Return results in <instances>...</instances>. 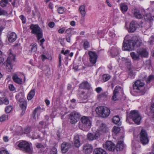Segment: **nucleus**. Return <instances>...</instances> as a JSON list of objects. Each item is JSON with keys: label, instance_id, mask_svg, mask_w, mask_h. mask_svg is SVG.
<instances>
[{"label": "nucleus", "instance_id": "obj_1", "mask_svg": "<svg viewBox=\"0 0 154 154\" xmlns=\"http://www.w3.org/2000/svg\"><path fill=\"white\" fill-rule=\"evenodd\" d=\"M141 42L138 38L136 36H131L127 35L123 42L122 49L123 50L131 51L134 49V47L140 46Z\"/></svg>", "mask_w": 154, "mask_h": 154}, {"label": "nucleus", "instance_id": "obj_2", "mask_svg": "<svg viewBox=\"0 0 154 154\" xmlns=\"http://www.w3.org/2000/svg\"><path fill=\"white\" fill-rule=\"evenodd\" d=\"M144 83L140 80L135 81L133 85V88L130 90V93L134 94V92L138 94V95H143L146 92V90L144 87Z\"/></svg>", "mask_w": 154, "mask_h": 154}, {"label": "nucleus", "instance_id": "obj_3", "mask_svg": "<svg viewBox=\"0 0 154 154\" xmlns=\"http://www.w3.org/2000/svg\"><path fill=\"white\" fill-rule=\"evenodd\" d=\"M8 53V56L6 62H5L3 64L6 66V68L8 71H11L15 62V55L12 53V50L11 49L9 50Z\"/></svg>", "mask_w": 154, "mask_h": 154}, {"label": "nucleus", "instance_id": "obj_4", "mask_svg": "<svg viewBox=\"0 0 154 154\" xmlns=\"http://www.w3.org/2000/svg\"><path fill=\"white\" fill-rule=\"evenodd\" d=\"M81 123L79 125L80 129L84 131H87L91 128L92 120L91 117L83 116L81 119Z\"/></svg>", "mask_w": 154, "mask_h": 154}, {"label": "nucleus", "instance_id": "obj_5", "mask_svg": "<svg viewBox=\"0 0 154 154\" xmlns=\"http://www.w3.org/2000/svg\"><path fill=\"white\" fill-rule=\"evenodd\" d=\"M128 118L132 119L133 121L137 125L140 124L141 117L138 111L137 110H132L127 115L126 121L129 122Z\"/></svg>", "mask_w": 154, "mask_h": 154}, {"label": "nucleus", "instance_id": "obj_6", "mask_svg": "<svg viewBox=\"0 0 154 154\" xmlns=\"http://www.w3.org/2000/svg\"><path fill=\"white\" fill-rule=\"evenodd\" d=\"M95 110L97 113L103 118L108 117L110 112V109L106 106H98L96 108Z\"/></svg>", "mask_w": 154, "mask_h": 154}, {"label": "nucleus", "instance_id": "obj_7", "mask_svg": "<svg viewBox=\"0 0 154 154\" xmlns=\"http://www.w3.org/2000/svg\"><path fill=\"white\" fill-rule=\"evenodd\" d=\"M30 28L32 30L31 32L35 35L38 40H39L42 38V30L38 25L32 24L30 25Z\"/></svg>", "mask_w": 154, "mask_h": 154}, {"label": "nucleus", "instance_id": "obj_8", "mask_svg": "<svg viewBox=\"0 0 154 154\" xmlns=\"http://www.w3.org/2000/svg\"><path fill=\"white\" fill-rule=\"evenodd\" d=\"M17 146L20 149L25 152L31 153L32 152V149L30 147L29 143L27 142L23 141L20 143L17 142Z\"/></svg>", "mask_w": 154, "mask_h": 154}, {"label": "nucleus", "instance_id": "obj_9", "mask_svg": "<svg viewBox=\"0 0 154 154\" xmlns=\"http://www.w3.org/2000/svg\"><path fill=\"white\" fill-rule=\"evenodd\" d=\"M140 140L141 143L143 145L146 144L149 142V139L148 137V134L146 131L142 129L140 134Z\"/></svg>", "mask_w": 154, "mask_h": 154}, {"label": "nucleus", "instance_id": "obj_10", "mask_svg": "<svg viewBox=\"0 0 154 154\" xmlns=\"http://www.w3.org/2000/svg\"><path fill=\"white\" fill-rule=\"evenodd\" d=\"M140 25L135 21H132L130 23L128 31L131 32H134L137 28H139Z\"/></svg>", "mask_w": 154, "mask_h": 154}, {"label": "nucleus", "instance_id": "obj_11", "mask_svg": "<svg viewBox=\"0 0 154 154\" xmlns=\"http://www.w3.org/2000/svg\"><path fill=\"white\" fill-rule=\"evenodd\" d=\"M100 136L98 132L94 133H89L87 136L88 140L90 141L97 139Z\"/></svg>", "mask_w": 154, "mask_h": 154}, {"label": "nucleus", "instance_id": "obj_12", "mask_svg": "<svg viewBox=\"0 0 154 154\" xmlns=\"http://www.w3.org/2000/svg\"><path fill=\"white\" fill-rule=\"evenodd\" d=\"M89 55V60L91 63L93 65L96 62L97 56L95 52L94 51H89L88 52Z\"/></svg>", "mask_w": 154, "mask_h": 154}, {"label": "nucleus", "instance_id": "obj_13", "mask_svg": "<svg viewBox=\"0 0 154 154\" xmlns=\"http://www.w3.org/2000/svg\"><path fill=\"white\" fill-rule=\"evenodd\" d=\"M93 150V147L91 145L88 143H86L83 146V151L86 154H90Z\"/></svg>", "mask_w": 154, "mask_h": 154}, {"label": "nucleus", "instance_id": "obj_14", "mask_svg": "<svg viewBox=\"0 0 154 154\" xmlns=\"http://www.w3.org/2000/svg\"><path fill=\"white\" fill-rule=\"evenodd\" d=\"M20 106L21 108L22 111L21 115H23L25 113L27 106V102L24 99H21L20 100Z\"/></svg>", "mask_w": 154, "mask_h": 154}, {"label": "nucleus", "instance_id": "obj_15", "mask_svg": "<svg viewBox=\"0 0 154 154\" xmlns=\"http://www.w3.org/2000/svg\"><path fill=\"white\" fill-rule=\"evenodd\" d=\"M73 28H70L67 29L66 31V32L67 33V35L66 36V39L68 42H70V38L72 34H76L77 32L76 31H73Z\"/></svg>", "mask_w": 154, "mask_h": 154}, {"label": "nucleus", "instance_id": "obj_16", "mask_svg": "<svg viewBox=\"0 0 154 154\" xmlns=\"http://www.w3.org/2000/svg\"><path fill=\"white\" fill-rule=\"evenodd\" d=\"M105 145L106 149L110 151H114L116 148L115 144L111 141L106 142Z\"/></svg>", "mask_w": 154, "mask_h": 154}, {"label": "nucleus", "instance_id": "obj_17", "mask_svg": "<svg viewBox=\"0 0 154 154\" xmlns=\"http://www.w3.org/2000/svg\"><path fill=\"white\" fill-rule=\"evenodd\" d=\"M61 151L63 153L67 152L69 148L71 147V145L70 143L66 142L63 143L61 145Z\"/></svg>", "mask_w": 154, "mask_h": 154}, {"label": "nucleus", "instance_id": "obj_18", "mask_svg": "<svg viewBox=\"0 0 154 154\" xmlns=\"http://www.w3.org/2000/svg\"><path fill=\"white\" fill-rule=\"evenodd\" d=\"M132 12L134 17L137 19H140L142 18V15L140 13L139 10L134 8L132 9Z\"/></svg>", "mask_w": 154, "mask_h": 154}, {"label": "nucleus", "instance_id": "obj_19", "mask_svg": "<svg viewBox=\"0 0 154 154\" xmlns=\"http://www.w3.org/2000/svg\"><path fill=\"white\" fill-rule=\"evenodd\" d=\"M37 45L35 43H32L29 46V54H31L32 53H35L37 51Z\"/></svg>", "mask_w": 154, "mask_h": 154}, {"label": "nucleus", "instance_id": "obj_20", "mask_svg": "<svg viewBox=\"0 0 154 154\" xmlns=\"http://www.w3.org/2000/svg\"><path fill=\"white\" fill-rule=\"evenodd\" d=\"M137 52L141 57H146L148 55V53L144 48H139L137 50Z\"/></svg>", "mask_w": 154, "mask_h": 154}, {"label": "nucleus", "instance_id": "obj_21", "mask_svg": "<svg viewBox=\"0 0 154 154\" xmlns=\"http://www.w3.org/2000/svg\"><path fill=\"white\" fill-rule=\"evenodd\" d=\"M8 38L9 41L12 42H14L17 38L16 34L14 32H10L8 35Z\"/></svg>", "mask_w": 154, "mask_h": 154}, {"label": "nucleus", "instance_id": "obj_22", "mask_svg": "<svg viewBox=\"0 0 154 154\" xmlns=\"http://www.w3.org/2000/svg\"><path fill=\"white\" fill-rule=\"evenodd\" d=\"M79 10L82 16V17L81 18V20L83 22L85 20L84 17L86 13L85 6L83 5L80 6L79 8Z\"/></svg>", "mask_w": 154, "mask_h": 154}, {"label": "nucleus", "instance_id": "obj_23", "mask_svg": "<svg viewBox=\"0 0 154 154\" xmlns=\"http://www.w3.org/2000/svg\"><path fill=\"white\" fill-rule=\"evenodd\" d=\"M119 50L117 48L112 47L110 51L111 57H114L117 56L119 54Z\"/></svg>", "mask_w": 154, "mask_h": 154}, {"label": "nucleus", "instance_id": "obj_24", "mask_svg": "<svg viewBox=\"0 0 154 154\" xmlns=\"http://www.w3.org/2000/svg\"><path fill=\"white\" fill-rule=\"evenodd\" d=\"M108 128L106 125L104 123L101 124L99 128V131L101 133H105L108 130Z\"/></svg>", "mask_w": 154, "mask_h": 154}, {"label": "nucleus", "instance_id": "obj_25", "mask_svg": "<svg viewBox=\"0 0 154 154\" xmlns=\"http://www.w3.org/2000/svg\"><path fill=\"white\" fill-rule=\"evenodd\" d=\"M91 85L88 82L82 83L79 85V88H80L88 89L90 88Z\"/></svg>", "mask_w": 154, "mask_h": 154}, {"label": "nucleus", "instance_id": "obj_26", "mask_svg": "<svg viewBox=\"0 0 154 154\" xmlns=\"http://www.w3.org/2000/svg\"><path fill=\"white\" fill-rule=\"evenodd\" d=\"M12 79L17 84H21L22 83V79L19 78L16 74L13 75Z\"/></svg>", "mask_w": 154, "mask_h": 154}, {"label": "nucleus", "instance_id": "obj_27", "mask_svg": "<svg viewBox=\"0 0 154 154\" xmlns=\"http://www.w3.org/2000/svg\"><path fill=\"white\" fill-rule=\"evenodd\" d=\"M125 146L123 141H119L117 143L116 147L117 151L122 150L124 148Z\"/></svg>", "mask_w": 154, "mask_h": 154}, {"label": "nucleus", "instance_id": "obj_28", "mask_svg": "<svg viewBox=\"0 0 154 154\" xmlns=\"http://www.w3.org/2000/svg\"><path fill=\"white\" fill-rule=\"evenodd\" d=\"M74 144L75 146L77 147H79L80 145V142L79 140V136L78 135H76L74 137Z\"/></svg>", "mask_w": 154, "mask_h": 154}, {"label": "nucleus", "instance_id": "obj_29", "mask_svg": "<svg viewBox=\"0 0 154 154\" xmlns=\"http://www.w3.org/2000/svg\"><path fill=\"white\" fill-rule=\"evenodd\" d=\"M93 152L94 154H106V151L102 149L99 148L95 149Z\"/></svg>", "mask_w": 154, "mask_h": 154}, {"label": "nucleus", "instance_id": "obj_30", "mask_svg": "<svg viewBox=\"0 0 154 154\" xmlns=\"http://www.w3.org/2000/svg\"><path fill=\"white\" fill-rule=\"evenodd\" d=\"M112 122L116 124L120 125L121 124V122L120 121V119L118 116H114L112 119Z\"/></svg>", "mask_w": 154, "mask_h": 154}, {"label": "nucleus", "instance_id": "obj_31", "mask_svg": "<svg viewBox=\"0 0 154 154\" xmlns=\"http://www.w3.org/2000/svg\"><path fill=\"white\" fill-rule=\"evenodd\" d=\"M150 110L148 115L152 118H154V103H152L151 104Z\"/></svg>", "mask_w": 154, "mask_h": 154}, {"label": "nucleus", "instance_id": "obj_32", "mask_svg": "<svg viewBox=\"0 0 154 154\" xmlns=\"http://www.w3.org/2000/svg\"><path fill=\"white\" fill-rule=\"evenodd\" d=\"M35 93V90L33 89L31 90L28 94L27 98V99L30 100H31L34 96Z\"/></svg>", "mask_w": 154, "mask_h": 154}, {"label": "nucleus", "instance_id": "obj_33", "mask_svg": "<svg viewBox=\"0 0 154 154\" xmlns=\"http://www.w3.org/2000/svg\"><path fill=\"white\" fill-rule=\"evenodd\" d=\"M152 17L154 18V16L152 17L150 14H146L144 16V18L146 21L152 22L153 20Z\"/></svg>", "mask_w": 154, "mask_h": 154}, {"label": "nucleus", "instance_id": "obj_34", "mask_svg": "<svg viewBox=\"0 0 154 154\" xmlns=\"http://www.w3.org/2000/svg\"><path fill=\"white\" fill-rule=\"evenodd\" d=\"M33 128L31 127H27L25 128L23 131V132L25 134H31L32 131H33Z\"/></svg>", "mask_w": 154, "mask_h": 154}, {"label": "nucleus", "instance_id": "obj_35", "mask_svg": "<svg viewBox=\"0 0 154 154\" xmlns=\"http://www.w3.org/2000/svg\"><path fill=\"white\" fill-rule=\"evenodd\" d=\"M122 90L121 88V87L119 86H116L114 89V90L113 91V93H115V94H117V95H119L121 92H122Z\"/></svg>", "mask_w": 154, "mask_h": 154}, {"label": "nucleus", "instance_id": "obj_36", "mask_svg": "<svg viewBox=\"0 0 154 154\" xmlns=\"http://www.w3.org/2000/svg\"><path fill=\"white\" fill-rule=\"evenodd\" d=\"M130 55L132 59L134 60H138L140 59L139 55L137 54H136L134 52H132L130 53Z\"/></svg>", "mask_w": 154, "mask_h": 154}, {"label": "nucleus", "instance_id": "obj_37", "mask_svg": "<svg viewBox=\"0 0 154 154\" xmlns=\"http://www.w3.org/2000/svg\"><path fill=\"white\" fill-rule=\"evenodd\" d=\"M29 136L32 139H36L39 137V136L37 134L35 133L33 131L31 133V134H29Z\"/></svg>", "mask_w": 154, "mask_h": 154}, {"label": "nucleus", "instance_id": "obj_38", "mask_svg": "<svg viewBox=\"0 0 154 154\" xmlns=\"http://www.w3.org/2000/svg\"><path fill=\"white\" fill-rule=\"evenodd\" d=\"M70 116L74 118L79 119L80 115L79 113L76 112H73L70 114Z\"/></svg>", "mask_w": 154, "mask_h": 154}, {"label": "nucleus", "instance_id": "obj_39", "mask_svg": "<svg viewBox=\"0 0 154 154\" xmlns=\"http://www.w3.org/2000/svg\"><path fill=\"white\" fill-rule=\"evenodd\" d=\"M120 8L121 10L123 12H126L128 8V6L124 4L120 5Z\"/></svg>", "mask_w": 154, "mask_h": 154}, {"label": "nucleus", "instance_id": "obj_40", "mask_svg": "<svg viewBox=\"0 0 154 154\" xmlns=\"http://www.w3.org/2000/svg\"><path fill=\"white\" fill-rule=\"evenodd\" d=\"M79 98L82 100H86L88 98L87 94L84 92H82L80 95Z\"/></svg>", "mask_w": 154, "mask_h": 154}, {"label": "nucleus", "instance_id": "obj_41", "mask_svg": "<svg viewBox=\"0 0 154 154\" xmlns=\"http://www.w3.org/2000/svg\"><path fill=\"white\" fill-rule=\"evenodd\" d=\"M129 72H128L129 75L132 78H134L135 76V73L133 72L132 68H129Z\"/></svg>", "mask_w": 154, "mask_h": 154}, {"label": "nucleus", "instance_id": "obj_42", "mask_svg": "<svg viewBox=\"0 0 154 154\" xmlns=\"http://www.w3.org/2000/svg\"><path fill=\"white\" fill-rule=\"evenodd\" d=\"M8 3V0H1L0 1V5L2 7H4L6 6Z\"/></svg>", "mask_w": 154, "mask_h": 154}, {"label": "nucleus", "instance_id": "obj_43", "mask_svg": "<svg viewBox=\"0 0 154 154\" xmlns=\"http://www.w3.org/2000/svg\"><path fill=\"white\" fill-rule=\"evenodd\" d=\"M8 116L6 115H3L0 117V122H3L8 120Z\"/></svg>", "mask_w": 154, "mask_h": 154}, {"label": "nucleus", "instance_id": "obj_44", "mask_svg": "<svg viewBox=\"0 0 154 154\" xmlns=\"http://www.w3.org/2000/svg\"><path fill=\"white\" fill-rule=\"evenodd\" d=\"M69 119L70 120V122L72 124H75L77 122L78 119H76L73 117L69 116Z\"/></svg>", "mask_w": 154, "mask_h": 154}, {"label": "nucleus", "instance_id": "obj_45", "mask_svg": "<svg viewBox=\"0 0 154 154\" xmlns=\"http://www.w3.org/2000/svg\"><path fill=\"white\" fill-rule=\"evenodd\" d=\"M107 96L106 93H104L98 95L97 96V98L99 99H104Z\"/></svg>", "mask_w": 154, "mask_h": 154}, {"label": "nucleus", "instance_id": "obj_46", "mask_svg": "<svg viewBox=\"0 0 154 154\" xmlns=\"http://www.w3.org/2000/svg\"><path fill=\"white\" fill-rule=\"evenodd\" d=\"M12 109L13 107L11 106H8L5 107V112L6 113H9L12 111Z\"/></svg>", "mask_w": 154, "mask_h": 154}, {"label": "nucleus", "instance_id": "obj_47", "mask_svg": "<svg viewBox=\"0 0 154 154\" xmlns=\"http://www.w3.org/2000/svg\"><path fill=\"white\" fill-rule=\"evenodd\" d=\"M110 78V76L108 74H104L103 75V79L104 82H106L108 81Z\"/></svg>", "mask_w": 154, "mask_h": 154}, {"label": "nucleus", "instance_id": "obj_48", "mask_svg": "<svg viewBox=\"0 0 154 154\" xmlns=\"http://www.w3.org/2000/svg\"><path fill=\"white\" fill-rule=\"evenodd\" d=\"M120 130V129L119 127L116 126H114L112 131L114 133L116 134H117L119 132Z\"/></svg>", "mask_w": 154, "mask_h": 154}, {"label": "nucleus", "instance_id": "obj_49", "mask_svg": "<svg viewBox=\"0 0 154 154\" xmlns=\"http://www.w3.org/2000/svg\"><path fill=\"white\" fill-rule=\"evenodd\" d=\"M154 80V76L152 75H150L146 80L147 83H149L150 82Z\"/></svg>", "mask_w": 154, "mask_h": 154}, {"label": "nucleus", "instance_id": "obj_50", "mask_svg": "<svg viewBox=\"0 0 154 154\" xmlns=\"http://www.w3.org/2000/svg\"><path fill=\"white\" fill-rule=\"evenodd\" d=\"M6 24V22L3 20H0V27L2 28V30L4 28V26Z\"/></svg>", "mask_w": 154, "mask_h": 154}, {"label": "nucleus", "instance_id": "obj_51", "mask_svg": "<svg viewBox=\"0 0 154 154\" xmlns=\"http://www.w3.org/2000/svg\"><path fill=\"white\" fill-rule=\"evenodd\" d=\"M57 151L56 146L53 147L50 152V154H57Z\"/></svg>", "mask_w": 154, "mask_h": 154}, {"label": "nucleus", "instance_id": "obj_52", "mask_svg": "<svg viewBox=\"0 0 154 154\" xmlns=\"http://www.w3.org/2000/svg\"><path fill=\"white\" fill-rule=\"evenodd\" d=\"M57 11L59 14H63L64 12V8L63 7H60L57 9Z\"/></svg>", "mask_w": 154, "mask_h": 154}, {"label": "nucleus", "instance_id": "obj_53", "mask_svg": "<svg viewBox=\"0 0 154 154\" xmlns=\"http://www.w3.org/2000/svg\"><path fill=\"white\" fill-rule=\"evenodd\" d=\"M125 63L128 69H129V68H132L131 66V60L130 59H128Z\"/></svg>", "mask_w": 154, "mask_h": 154}, {"label": "nucleus", "instance_id": "obj_54", "mask_svg": "<svg viewBox=\"0 0 154 154\" xmlns=\"http://www.w3.org/2000/svg\"><path fill=\"white\" fill-rule=\"evenodd\" d=\"M83 46L85 50L87 49L90 46L89 42L87 41L85 42L83 45Z\"/></svg>", "mask_w": 154, "mask_h": 154}, {"label": "nucleus", "instance_id": "obj_55", "mask_svg": "<svg viewBox=\"0 0 154 154\" xmlns=\"http://www.w3.org/2000/svg\"><path fill=\"white\" fill-rule=\"evenodd\" d=\"M2 103L4 104L5 105H8L9 104L8 99L7 98H5L2 101Z\"/></svg>", "mask_w": 154, "mask_h": 154}, {"label": "nucleus", "instance_id": "obj_56", "mask_svg": "<svg viewBox=\"0 0 154 154\" xmlns=\"http://www.w3.org/2000/svg\"><path fill=\"white\" fill-rule=\"evenodd\" d=\"M20 18L22 20L23 23H26V19L25 17L23 15H21L20 16Z\"/></svg>", "mask_w": 154, "mask_h": 154}, {"label": "nucleus", "instance_id": "obj_57", "mask_svg": "<svg viewBox=\"0 0 154 154\" xmlns=\"http://www.w3.org/2000/svg\"><path fill=\"white\" fill-rule=\"evenodd\" d=\"M119 95H117V94H115L113 93V95L112 97V100L114 101H116L118 99V96Z\"/></svg>", "mask_w": 154, "mask_h": 154}, {"label": "nucleus", "instance_id": "obj_58", "mask_svg": "<svg viewBox=\"0 0 154 154\" xmlns=\"http://www.w3.org/2000/svg\"><path fill=\"white\" fill-rule=\"evenodd\" d=\"M149 42L150 44H152L154 42V36L152 35L149 38Z\"/></svg>", "mask_w": 154, "mask_h": 154}, {"label": "nucleus", "instance_id": "obj_59", "mask_svg": "<svg viewBox=\"0 0 154 154\" xmlns=\"http://www.w3.org/2000/svg\"><path fill=\"white\" fill-rule=\"evenodd\" d=\"M7 13L4 10H3L2 8L0 9V15H4L6 14Z\"/></svg>", "mask_w": 154, "mask_h": 154}, {"label": "nucleus", "instance_id": "obj_60", "mask_svg": "<svg viewBox=\"0 0 154 154\" xmlns=\"http://www.w3.org/2000/svg\"><path fill=\"white\" fill-rule=\"evenodd\" d=\"M61 60H62V58L61 54H60L59 56V66L60 67L61 65Z\"/></svg>", "mask_w": 154, "mask_h": 154}, {"label": "nucleus", "instance_id": "obj_61", "mask_svg": "<svg viewBox=\"0 0 154 154\" xmlns=\"http://www.w3.org/2000/svg\"><path fill=\"white\" fill-rule=\"evenodd\" d=\"M65 28L64 27L60 28L58 30V32L59 33L62 34L65 31Z\"/></svg>", "mask_w": 154, "mask_h": 154}, {"label": "nucleus", "instance_id": "obj_62", "mask_svg": "<svg viewBox=\"0 0 154 154\" xmlns=\"http://www.w3.org/2000/svg\"><path fill=\"white\" fill-rule=\"evenodd\" d=\"M9 88L10 91H14L15 89V87L13 85H9Z\"/></svg>", "mask_w": 154, "mask_h": 154}, {"label": "nucleus", "instance_id": "obj_63", "mask_svg": "<svg viewBox=\"0 0 154 154\" xmlns=\"http://www.w3.org/2000/svg\"><path fill=\"white\" fill-rule=\"evenodd\" d=\"M54 23L53 22H50L48 23L49 26L51 28H53L54 26Z\"/></svg>", "mask_w": 154, "mask_h": 154}, {"label": "nucleus", "instance_id": "obj_64", "mask_svg": "<svg viewBox=\"0 0 154 154\" xmlns=\"http://www.w3.org/2000/svg\"><path fill=\"white\" fill-rule=\"evenodd\" d=\"M0 154H9V152L7 151L4 150L0 152Z\"/></svg>", "mask_w": 154, "mask_h": 154}]
</instances>
